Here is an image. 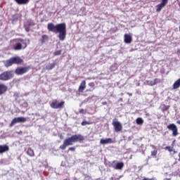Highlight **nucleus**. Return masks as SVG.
<instances>
[{
	"label": "nucleus",
	"mask_w": 180,
	"mask_h": 180,
	"mask_svg": "<svg viewBox=\"0 0 180 180\" xmlns=\"http://www.w3.org/2000/svg\"><path fill=\"white\" fill-rule=\"evenodd\" d=\"M21 63H23V59L20 58L19 56H15L6 60L4 65L8 68L11 67L13 64H21Z\"/></svg>",
	"instance_id": "4"
},
{
	"label": "nucleus",
	"mask_w": 180,
	"mask_h": 180,
	"mask_svg": "<svg viewBox=\"0 0 180 180\" xmlns=\"http://www.w3.org/2000/svg\"><path fill=\"white\" fill-rule=\"evenodd\" d=\"M9 151V146L8 145H0V154L8 153Z\"/></svg>",
	"instance_id": "15"
},
{
	"label": "nucleus",
	"mask_w": 180,
	"mask_h": 180,
	"mask_svg": "<svg viewBox=\"0 0 180 180\" xmlns=\"http://www.w3.org/2000/svg\"><path fill=\"white\" fill-rule=\"evenodd\" d=\"M8 91V86L4 84H0V95L5 94Z\"/></svg>",
	"instance_id": "16"
},
{
	"label": "nucleus",
	"mask_w": 180,
	"mask_h": 180,
	"mask_svg": "<svg viewBox=\"0 0 180 180\" xmlns=\"http://www.w3.org/2000/svg\"><path fill=\"white\" fill-rule=\"evenodd\" d=\"M127 95H129V96H131L133 95V94L131 93H127Z\"/></svg>",
	"instance_id": "34"
},
{
	"label": "nucleus",
	"mask_w": 180,
	"mask_h": 180,
	"mask_svg": "<svg viewBox=\"0 0 180 180\" xmlns=\"http://www.w3.org/2000/svg\"><path fill=\"white\" fill-rule=\"evenodd\" d=\"M25 30H26V32H30V29H29V27H25Z\"/></svg>",
	"instance_id": "32"
},
{
	"label": "nucleus",
	"mask_w": 180,
	"mask_h": 180,
	"mask_svg": "<svg viewBox=\"0 0 180 180\" xmlns=\"http://www.w3.org/2000/svg\"><path fill=\"white\" fill-rule=\"evenodd\" d=\"M26 122H27V119L25 117H15L12 120L11 124H9V127H13L14 124H16V123H25Z\"/></svg>",
	"instance_id": "6"
},
{
	"label": "nucleus",
	"mask_w": 180,
	"mask_h": 180,
	"mask_svg": "<svg viewBox=\"0 0 180 180\" xmlns=\"http://www.w3.org/2000/svg\"><path fill=\"white\" fill-rule=\"evenodd\" d=\"M180 87V78L178 79L173 84V89H178Z\"/></svg>",
	"instance_id": "19"
},
{
	"label": "nucleus",
	"mask_w": 180,
	"mask_h": 180,
	"mask_svg": "<svg viewBox=\"0 0 180 180\" xmlns=\"http://www.w3.org/2000/svg\"><path fill=\"white\" fill-rule=\"evenodd\" d=\"M177 124H180V120L177 121Z\"/></svg>",
	"instance_id": "35"
},
{
	"label": "nucleus",
	"mask_w": 180,
	"mask_h": 180,
	"mask_svg": "<svg viewBox=\"0 0 180 180\" xmlns=\"http://www.w3.org/2000/svg\"><path fill=\"white\" fill-rule=\"evenodd\" d=\"M124 167V163L123 162H118L116 164L115 166L113 167L114 169H123V167Z\"/></svg>",
	"instance_id": "17"
},
{
	"label": "nucleus",
	"mask_w": 180,
	"mask_h": 180,
	"mask_svg": "<svg viewBox=\"0 0 180 180\" xmlns=\"http://www.w3.org/2000/svg\"><path fill=\"white\" fill-rule=\"evenodd\" d=\"M86 88V81L83 80L80 83L78 91H79V92H84V91H85Z\"/></svg>",
	"instance_id": "13"
},
{
	"label": "nucleus",
	"mask_w": 180,
	"mask_h": 180,
	"mask_svg": "<svg viewBox=\"0 0 180 180\" xmlns=\"http://www.w3.org/2000/svg\"><path fill=\"white\" fill-rule=\"evenodd\" d=\"M124 41L126 44H130L133 41V37L130 34H125L124 35Z\"/></svg>",
	"instance_id": "12"
},
{
	"label": "nucleus",
	"mask_w": 180,
	"mask_h": 180,
	"mask_svg": "<svg viewBox=\"0 0 180 180\" xmlns=\"http://www.w3.org/2000/svg\"><path fill=\"white\" fill-rule=\"evenodd\" d=\"M167 128L168 129V130H169L170 131H172V136L174 137H176V136H178V134H179V133L178 132V127H176V125H175V124H169Z\"/></svg>",
	"instance_id": "10"
},
{
	"label": "nucleus",
	"mask_w": 180,
	"mask_h": 180,
	"mask_svg": "<svg viewBox=\"0 0 180 180\" xmlns=\"http://www.w3.org/2000/svg\"><path fill=\"white\" fill-rule=\"evenodd\" d=\"M49 40V36L42 35L41 43H46Z\"/></svg>",
	"instance_id": "23"
},
{
	"label": "nucleus",
	"mask_w": 180,
	"mask_h": 180,
	"mask_svg": "<svg viewBox=\"0 0 180 180\" xmlns=\"http://www.w3.org/2000/svg\"><path fill=\"white\" fill-rule=\"evenodd\" d=\"M161 4H162L165 6L168 4V0H162Z\"/></svg>",
	"instance_id": "30"
},
{
	"label": "nucleus",
	"mask_w": 180,
	"mask_h": 180,
	"mask_svg": "<svg viewBox=\"0 0 180 180\" xmlns=\"http://www.w3.org/2000/svg\"><path fill=\"white\" fill-rule=\"evenodd\" d=\"M102 105H108V103H107L106 101L103 102V103H102Z\"/></svg>",
	"instance_id": "33"
},
{
	"label": "nucleus",
	"mask_w": 180,
	"mask_h": 180,
	"mask_svg": "<svg viewBox=\"0 0 180 180\" xmlns=\"http://www.w3.org/2000/svg\"><path fill=\"white\" fill-rule=\"evenodd\" d=\"M79 113H82V115H85V113H86V110L80 109Z\"/></svg>",
	"instance_id": "28"
},
{
	"label": "nucleus",
	"mask_w": 180,
	"mask_h": 180,
	"mask_svg": "<svg viewBox=\"0 0 180 180\" xmlns=\"http://www.w3.org/2000/svg\"><path fill=\"white\" fill-rule=\"evenodd\" d=\"M13 41H15V44L13 46V49L15 51H18L19 50H25V49L27 47V43L25 39H14Z\"/></svg>",
	"instance_id": "3"
},
{
	"label": "nucleus",
	"mask_w": 180,
	"mask_h": 180,
	"mask_svg": "<svg viewBox=\"0 0 180 180\" xmlns=\"http://www.w3.org/2000/svg\"><path fill=\"white\" fill-rule=\"evenodd\" d=\"M86 124H91V122L86 121H83L82 122V126H86Z\"/></svg>",
	"instance_id": "26"
},
{
	"label": "nucleus",
	"mask_w": 180,
	"mask_h": 180,
	"mask_svg": "<svg viewBox=\"0 0 180 180\" xmlns=\"http://www.w3.org/2000/svg\"><path fill=\"white\" fill-rule=\"evenodd\" d=\"M112 126L115 129V131L116 133H119V131H122L123 127L122 126V123L117 120V119L115 118L112 120Z\"/></svg>",
	"instance_id": "8"
},
{
	"label": "nucleus",
	"mask_w": 180,
	"mask_h": 180,
	"mask_svg": "<svg viewBox=\"0 0 180 180\" xmlns=\"http://www.w3.org/2000/svg\"><path fill=\"white\" fill-rule=\"evenodd\" d=\"M13 77V72L6 71L0 75V81H9Z\"/></svg>",
	"instance_id": "5"
},
{
	"label": "nucleus",
	"mask_w": 180,
	"mask_h": 180,
	"mask_svg": "<svg viewBox=\"0 0 180 180\" xmlns=\"http://www.w3.org/2000/svg\"><path fill=\"white\" fill-rule=\"evenodd\" d=\"M165 149H166V150H168V151H169V153H172V151H173V148L171 147V146H166V147H165Z\"/></svg>",
	"instance_id": "25"
},
{
	"label": "nucleus",
	"mask_w": 180,
	"mask_h": 180,
	"mask_svg": "<svg viewBox=\"0 0 180 180\" xmlns=\"http://www.w3.org/2000/svg\"><path fill=\"white\" fill-rule=\"evenodd\" d=\"M112 143H115L112 138H107L105 139H101L100 141L101 144H112Z\"/></svg>",
	"instance_id": "14"
},
{
	"label": "nucleus",
	"mask_w": 180,
	"mask_h": 180,
	"mask_svg": "<svg viewBox=\"0 0 180 180\" xmlns=\"http://www.w3.org/2000/svg\"><path fill=\"white\" fill-rule=\"evenodd\" d=\"M85 138L81 134H75L70 137L66 138L62 145L60 146L59 148L60 150H65L68 146H73L74 143H81L84 141Z\"/></svg>",
	"instance_id": "2"
},
{
	"label": "nucleus",
	"mask_w": 180,
	"mask_h": 180,
	"mask_svg": "<svg viewBox=\"0 0 180 180\" xmlns=\"http://www.w3.org/2000/svg\"><path fill=\"white\" fill-rule=\"evenodd\" d=\"M64 103H65L64 101L58 103L57 100H53L52 103H50V106L52 109H61V108L64 107Z\"/></svg>",
	"instance_id": "9"
},
{
	"label": "nucleus",
	"mask_w": 180,
	"mask_h": 180,
	"mask_svg": "<svg viewBox=\"0 0 180 180\" xmlns=\"http://www.w3.org/2000/svg\"><path fill=\"white\" fill-rule=\"evenodd\" d=\"M165 4H162V3L158 4L156 6V12H161V10L162 9V8H165Z\"/></svg>",
	"instance_id": "21"
},
{
	"label": "nucleus",
	"mask_w": 180,
	"mask_h": 180,
	"mask_svg": "<svg viewBox=\"0 0 180 180\" xmlns=\"http://www.w3.org/2000/svg\"><path fill=\"white\" fill-rule=\"evenodd\" d=\"M29 70H30V66L18 67L15 69V74H16V75H23V74H26Z\"/></svg>",
	"instance_id": "7"
},
{
	"label": "nucleus",
	"mask_w": 180,
	"mask_h": 180,
	"mask_svg": "<svg viewBox=\"0 0 180 180\" xmlns=\"http://www.w3.org/2000/svg\"><path fill=\"white\" fill-rule=\"evenodd\" d=\"M47 29L49 32H52L53 33H58V37L60 41H64L67 36V25L65 23H60L54 25L53 23H48Z\"/></svg>",
	"instance_id": "1"
},
{
	"label": "nucleus",
	"mask_w": 180,
	"mask_h": 180,
	"mask_svg": "<svg viewBox=\"0 0 180 180\" xmlns=\"http://www.w3.org/2000/svg\"><path fill=\"white\" fill-rule=\"evenodd\" d=\"M27 155H30V157H34V150L32 149V148H29L27 150Z\"/></svg>",
	"instance_id": "20"
},
{
	"label": "nucleus",
	"mask_w": 180,
	"mask_h": 180,
	"mask_svg": "<svg viewBox=\"0 0 180 180\" xmlns=\"http://www.w3.org/2000/svg\"><path fill=\"white\" fill-rule=\"evenodd\" d=\"M136 124H143V123H144V120L141 117H138L136 120Z\"/></svg>",
	"instance_id": "22"
},
{
	"label": "nucleus",
	"mask_w": 180,
	"mask_h": 180,
	"mask_svg": "<svg viewBox=\"0 0 180 180\" xmlns=\"http://www.w3.org/2000/svg\"><path fill=\"white\" fill-rule=\"evenodd\" d=\"M160 82H161V79L155 78L153 80H146L145 84L149 86H154V85H157V84H160Z\"/></svg>",
	"instance_id": "11"
},
{
	"label": "nucleus",
	"mask_w": 180,
	"mask_h": 180,
	"mask_svg": "<svg viewBox=\"0 0 180 180\" xmlns=\"http://www.w3.org/2000/svg\"><path fill=\"white\" fill-rule=\"evenodd\" d=\"M60 54H61V51H56L53 53L54 56H60Z\"/></svg>",
	"instance_id": "27"
},
{
	"label": "nucleus",
	"mask_w": 180,
	"mask_h": 180,
	"mask_svg": "<svg viewBox=\"0 0 180 180\" xmlns=\"http://www.w3.org/2000/svg\"><path fill=\"white\" fill-rule=\"evenodd\" d=\"M68 151H75V147H70L68 148Z\"/></svg>",
	"instance_id": "31"
},
{
	"label": "nucleus",
	"mask_w": 180,
	"mask_h": 180,
	"mask_svg": "<svg viewBox=\"0 0 180 180\" xmlns=\"http://www.w3.org/2000/svg\"><path fill=\"white\" fill-rule=\"evenodd\" d=\"M179 161H180V153H179Z\"/></svg>",
	"instance_id": "36"
},
{
	"label": "nucleus",
	"mask_w": 180,
	"mask_h": 180,
	"mask_svg": "<svg viewBox=\"0 0 180 180\" xmlns=\"http://www.w3.org/2000/svg\"><path fill=\"white\" fill-rule=\"evenodd\" d=\"M157 153H158L157 150H153V151L151 152V155L153 157H155V155H157Z\"/></svg>",
	"instance_id": "29"
},
{
	"label": "nucleus",
	"mask_w": 180,
	"mask_h": 180,
	"mask_svg": "<svg viewBox=\"0 0 180 180\" xmlns=\"http://www.w3.org/2000/svg\"><path fill=\"white\" fill-rule=\"evenodd\" d=\"M54 67H56V63H51L49 64V65L46 66V70H53V68H54Z\"/></svg>",
	"instance_id": "24"
},
{
	"label": "nucleus",
	"mask_w": 180,
	"mask_h": 180,
	"mask_svg": "<svg viewBox=\"0 0 180 180\" xmlns=\"http://www.w3.org/2000/svg\"><path fill=\"white\" fill-rule=\"evenodd\" d=\"M15 1L18 5H26V4H29V0H15Z\"/></svg>",
	"instance_id": "18"
}]
</instances>
